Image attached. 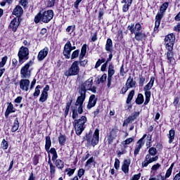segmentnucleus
<instances>
[{
  "label": "nucleus",
  "mask_w": 180,
  "mask_h": 180,
  "mask_svg": "<svg viewBox=\"0 0 180 180\" xmlns=\"http://www.w3.org/2000/svg\"><path fill=\"white\" fill-rule=\"evenodd\" d=\"M171 174H172V168H169L167 170V172H166V174H165V178H169V176H171Z\"/></svg>",
  "instance_id": "nucleus-54"
},
{
  "label": "nucleus",
  "mask_w": 180,
  "mask_h": 180,
  "mask_svg": "<svg viewBox=\"0 0 180 180\" xmlns=\"http://www.w3.org/2000/svg\"><path fill=\"white\" fill-rule=\"evenodd\" d=\"M113 75H115V69H113V65H109L108 77H112Z\"/></svg>",
  "instance_id": "nucleus-41"
},
{
  "label": "nucleus",
  "mask_w": 180,
  "mask_h": 180,
  "mask_svg": "<svg viewBox=\"0 0 180 180\" xmlns=\"http://www.w3.org/2000/svg\"><path fill=\"white\" fill-rule=\"evenodd\" d=\"M1 147L4 150H8V148L9 147V143H8V141L5 139H3L1 142Z\"/></svg>",
  "instance_id": "nucleus-46"
},
{
  "label": "nucleus",
  "mask_w": 180,
  "mask_h": 180,
  "mask_svg": "<svg viewBox=\"0 0 180 180\" xmlns=\"http://www.w3.org/2000/svg\"><path fill=\"white\" fill-rule=\"evenodd\" d=\"M174 43H175V35L174 34H168L165 38V44L168 50L167 53V60L172 61V49H174Z\"/></svg>",
  "instance_id": "nucleus-4"
},
{
  "label": "nucleus",
  "mask_w": 180,
  "mask_h": 180,
  "mask_svg": "<svg viewBox=\"0 0 180 180\" xmlns=\"http://www.w3.org/2000/svg\"><path fill=\"white\" fill-rule=\"evenodd\" d=\"M75 50V46H72L71 41H68L64 46L63 56L65 58L69 59L71 58V51Z\"/></svg>",
  "instance_id": "nucleus-10"
},
{
  "label": "nucleus",
  "mask_w": 180,
  "mask_h": 180,
  "mask_svg": "<svg viewBox=\"0 0 180 180\" xmlns=\"http://www.w3.org/2000/svg\"><path fill=\"white\" fill-rule=\"evenodd\" d=\"M144 102V96L141 94H138V97L136 100V103L137 105H141Z\"/></svg>",
  "instance_id": "nucleus-39"
},
{
  "label": "nucleus",
  "mask_w": 180,
  "mask_h": 180,
  "mask_svg": "<svg viewBox=\"0 0 180 180\" xmlns=\"http://www.w3.org/2000/svg\"><path fill=\"white\" fill-rule=\"evenodd\" d=\"M58 141L61 146H64V144H65V141H67V139L64 135H60L58 137Z\"/></svg>",
  "instance_id": "nucleus-43"
},
{
  "label": "nucleus",
  "mask_w": 180,
  "mask_h": 180,
  "mask_svg": "<svg viewBox=\"0 0 180 180\" xmlns=\"http://www.w3.org/2000/svg\"><path fill=\"white\" fill-rule=\"evenodd\" d=\"M129 87L127 86L122 87L120 91V94H124L129 91Z\"/></svg>",
  "instance_id": "nucleus-60"
},
{
  "label": "nucleus",
  "mask_w": 180,
  "mask_h": 180,
  "mask_svg": "<svg viewBox=\"0 0 180 180\" xmlns=\"http://www.w3.org/2000/svg\"><path fill=\"white\" fill-rule=\"evenodd\" d=\"M19 25H20V21L19 20V18H14L11 20L9 29H11L13 32H16L18 27H19Z\"/></svg>",
  "instance_id": "nucleus-18"
},
{
  "label": "nucleus",
  "mask_w": 180,
  "mask_h": 180,
  "mask_svg": "<svg viewBox=\"0 0 180 180\" xmlns=\"http://www.w3.org/2000/svg\"><path fill=\"white\" fill-rule=\"evenodd\" d=\"M18 56L19 63L23 64L27 60H29V49L27 47L21 46Z\"/></svg>",
  "instance_id": "nucleus-7"
},
{
  "label": "nucleus",
  "mask_w": 180,
  "mask_h": 180,
  "mask_svg": "<svg viewBox=\"0 0 180 180\" xmlns=\"http://www.w3.org/2000/svg\"><path fill=\"white\" fill-rule=\"evenodd\" d=\"M117 134H119V130L116 128L112 129L110 135L108 136V144H112L113 143V140L117 137Z\"/></svg>",
  "instance_id": "nucleus-16"
},
{
  "label": "nucleus",
  "mask_w": 180,
  "mask_h": 180,
  "mask_svg": "<svg viewBox=\"0 0 180 180\" xmlns=\"http://www.w3.org/2000/svg\"><path fill=\"white\" fill-rule=\"evenodd\" d=\"M15 112H16V108H15V107H13V104H12V103H8L7 109L5 112V117H6V119H8V117H9V115H11V113H15Z\"/></svg>",
  "instance_id": "nucleus-20"
},
{
  "label": "nucleus",
  "mask_w": 180,
  "mask_h": 180,
  "mask_svg": "<svg viewBox=\"0 0 180 180\" xmlns=\"http://www.w3.org/2000/svg\"><path fill=\"white\" fill-rule=\"evenodd\" d=\"M85 98L86 97H83L82 96H79L75 104L76 107L74 109H76L79 115H82L84 112V102Z\"/></svg>",
  "instance_id": "nucleus-11"
},
{
  "label": "nucleus",
  "mask_w": 180,
  "mask_h": 180,
  "mask_svg": "<svg viewBox=\"0 0 180 180\" xmlns=\"http://www.w3.org/2000/svg\"><path fill=\"white\" fill-rule=\"evenodd\" d=\"M154 81H155V78L152 77L150 82L144 86L143 91H150L154 85Z\"/></svg>",
  "instance_id": "nucleus-29"
},
{
  "label": "nucleus",
  "mask_w": 180,
  "mask_h": 180,
  "mask_svg": "<svg viewBox=\"0 0 180 180\" xmlns=\"http://www.w3.org/2000/svg\"><path fill=\"white\" fill-rule=\"evenodd\" d=\"M125 85L129 88H136V82L133 80V77H131V76H129Z\"/></svg>",
  "instance_id": "nucleus-26"
},
{
  "label": "nucleus",
  "mask_w": 180,
  "mask_h": 180,
  "mask_svg": "<svg viewBox=\"0 0 180 180\" xmlns=\"http://www.w3.org/2000/svg\"><path fill=\"white\" fill-rule=\"evenodd\" d=\"M94 85V79L92 77L87 79L81 86L79 87V96H83L84 98H86V91H91V92H96V87Z\"/></svg>",
  "instance_id": "nucleus-2"
},
{
  "label": "nucleus",
  "mask_w": 180,
  "mask_h": 180,
  "mask_svg": "<svg viewBox=\"0 0 180 180\" xmlns=\"http://www.w3.org/2000/svg\"><path fill=\"white\" fill-rule=\"evenodd\" d=\"M55 165L58 169H63L64 168V161L58 159L55 161Z\"/></svg>",
  "instance_id": "nucleus-32"
},
{
  "label": "nucleus",
  "mask_w": 180,
  "mask_h": 180,
  "mask_svg": "<svg viewBox=\"0 0 180 180\" xmlns=\"http://www.w3.org/2000/svg\"><path fill=\"white\" fill-rule=\"evenodd\" d=\"M18 129H19V120H18V118H15L13 122V125L11 128V131L13 133H15V131H18Z\"/></svg>",
  "instance_id": "nucleus-31"
},
{
  "label": "nucleus",
  "mask_w": 180,
  "mask_h": 180,
  "mask_svg": "<svg viewBox=\"0 0 180 180\" xmlns=\"http://www.w3.org/2000/svg\"><path fill=\"white\" fill-rule=\"evenodd\" d=\"M13 14L17 16V18H19L20 16H22V15H23V9L20 6H17L14 8Z\"/></svg>",
  "instance_id": "nucleus-28"
},
{
  "label": "nucleus",
  "mask_w": 180,
  "mask_h": 180,
  "mask_svg": "<svg viewBox=\"0 0 180 180\" xmlns=\"http://www.w3.org/2000/svg\"><path fill=\"white\" fill-rule=\"evenodd\" d=\"M147 139L146 147L148 148L149 147H151V136H148Z\"/></svg>",
  "instance_id": "nucleus-55"
},
{
  "label": "nucleus",
  "mask_w": 180,
  "mask_h": 180,
  "mask_svg": "<svg viewBox=\"0 0 180 180\" xmlns=\"http://www.w3.org/2000/svg\"><path fill=\"white\" fill-rule=\"evenodd\" d=\"M114 167L115 169H119V168L120 167V160H119V159H115Z\"/></svg>",
  "instance_id": "nucleus-53"
},
{
  "label": "nucleus",
  "mask_w": 180,
  "mask_h": 180,
  "mask_svg": "<svg viewBox=\"0 0 180 180\" xmlns=\"http://www.w3.org/2000/svg\"><path fill=\"white\" fill-rule=\"evenodd\" d=\"M84 139L87 141V143L91 144V146H96V144L99 143V129H96L93 136L89 134H86Z\"/></svg>",
  "instance_id": "nucleus-6"
},
{
  "label": "nucleus",
  "mask_w": 180,
  "mask_h": 180,
  "mask_svg": "<svg viewBox=\"0 0 180 180\" xmlns=\"http://www.w3.org/2000/svg\"><path fill=\"white\" fill-rule=\"evenodd\" d=\"M41 88V86L40 85H38L36 86L35 88V91L34 93V96L37 97L39 96V95H40V89Z\"/></svg>",
  "instance_id": "nucleus-50"
},
{
  "label": "nucleus",
  "mask_w": 180,
  "mask_h": 180,
  "mask_svg": "<svg viewBox=\"0 0 180 180\" xmlns=\"http://www.w3.org/2000/svg\"><path fill=\"white\" fill-rule=\"evenodd\" d=\"M108 78V75H106V74H103L102 75V77H101L100 78L99 77H97V80H96V84H103V82L105 81H106V79Z\"/></svg>",
  "instance_id": "nucleus-36"
},
{
  "label": "nucleus",
  "mask_w": 180,
  "mask_h": 180,
  "mask_svg": "<svg viewBox=\"0 0 180 180\" xmlns=\"http://www.w3.org/2000/svg\"><path fill=\"white\" fill-rule=\"evenodd\" d=\"M55 4H56V0H48L46 1V6H48V8H51L54 6Z\"/></svg>",
  "instance_id": "nucleus-51"
},
{
  "label": "nucleus",
  "mask_w": 180,
  "mask_h": 180,
  "mask_svg": "<svg viewBox=\"0 0 180 180\" xmlns=\"http://www.w3.org/2000/svg\"><path fill=\"white\" fill-rule=\"evenodd\" d=\"M51 154H52V161L54 162L58 158V155L57 154V150L56 148H51L50 150Z\"/></svg>",
  "instance_id": "nucleus-33"
},
{
  "label": "nucleus",
  "mask_w": 180,
  "mask_h": 180,
  "mask_svg": "<svg viewBox=\"0 0 180 180\" xmlns=\"http://www.w3.org/2000/svg\"><path fill=\"white\" fill-rule=\"evenodd\" d=\"M168 8V3L167 2H165L160 8V13H158V15H162V13H164V12H165V11H167V9Z\"/></svg>",
  "instance_id": "nucleus-37"
},
{
  "label": "nucleus",
  "mask_w": 180,
  "mask_h": 180,
  "mask_svg": "<svg viewBox=\"0 0 180 180\" xmlns=\"http://www.w3.org/2000/svg\"><path fill=\"white\" fill-rule=\"evenodd\" d=\"M141 176V174L139 173L138 174L134 175L131 179V180H139L140 179Z\"/></svg>",
  "instance_id": "nucleus-58"
},
{
  "label": "nucleus",
  "mask_w": 180,
  "mask_h": 180,
  "mask_svg": "<svg viewBox=\"0 0 180 180\" xmlns=\"http://www.w3.org/2000/svg\"><path fill=\"white\" fill-rule=\"evenodd\" d=\"M134 139L133 138H128L125 141L122 142V146H124V148H126V146L130 144V143H133Z\"/></svg>",
  "instance_id": "nucleus-44"
},
{
  "label": "nucleus",
  "mask_w": 180,
  "mask_h": 180,
  "mask_svg": "<svg viewBox=\"0 0 180 180\" xmlns=\"http://www.w3.org/2000/svg\"><path fill=\"white\" fill-rule=\"evenodd\" d=\"M49 54V49L47 47L41 49L37 56V60L38 61H43L46 57H47V55Z\"/></svg>",
  "instance_id": "nucleus-17"
},
{
  "label": "nucleus",
  "mask_w": 180,
  "mask_h": 180,
  "mask_svg": "<svg viewBox=\"0 0 180 180\" xmlns=\"http://www.w3.org/2000/svg\"><path fill=\"white\" fill-rule=\"evenodd\" d=\"M146 101L144 105H147L150 102V98H151V91L150 90H145Z\"/></svg>",
  "instance_id": "nucleus-35"
},
{
  "label": "nucleus",
  "mask_w": 180,
  "mask_h": 180,
  "mask_svg": "<svg viewBox=\"0 0 180 180\" xmlns=\"http://www.w3.org/2000/svg\"><path fill=\"white\" fill-rule=\"evenodd\" d=\"M29 86H30V80L29 79H23L20 81V88L22 91L27 92L29 91Z\"/></svg>",
  "instance_id": "nucleus-15"
},
{
  "label": "nucleus",
  "mask_w": 180,
  "mask_h": 180,
  "mask_svg": "<svg viewBox=\"0 0 180 180\" xmlns=\"http://www.w3.org/2000/svg\"><path fill=\"white\" fill-rule=\"evenodd\" d=\"M135 39L137 41H143V40H146L147 39V34L143 32H138L135 34Z\"/></svg>",
  "instance_id": "nucleus-23"
},
{
  "label": "nucleus",
  "mask_w": 180,
  "mask_h": 180,
  "mask_svg": "<svg viewBox=\"0 0 180 180\" xmlns=\"http://www.w3.org/2000/svg\"><path fill=\"white\" fill-rule=\"evenodd\" d=\"M33 65V61L30 60L27 64H25L20 70V75L21 78L23 79H29L30 78V75L32 72L29 68Z\"/></svg>",
  "instance_id": "nucleus-9"
},
{
  "label": "nucleus",
  "mask_w": 180,
  "mask_h": 180,
  "mask_svg": "<svg viewBox=\"0 0 180 180\" xmlns=\"http://www.w3.org/2000/svg\"><path fill=\"white\" fill-rule=\"evenodd\" d=\"M129 167H130V160H124L122 166V170L124 174L129 173Z\"/></svg>",
  "instance_id": "nucleus-25"
},
{
  "label": "nucleus",
  "mask_w": 180,
  "mask_h": 180,
  "mask_svg": "<svg viewBox=\"0 0 180 180\" xmlns=\"http://www.w3.org/2000/svg\"><path fill=\"white\" fill-rule=\"evenodd\" d=\"M6 61H8V56H4L2 58L1 61L0 62V69L5 66Z\"/></svg>",
  "instance_id": "nucleus-47"
},
{
  "label": "nucleus",
  "mask_w": 180,
  "mask_h": 180,
  "mask_svg": "<svg viewBox=\"0 0 180 180\" xmlns=\"http://www.w3.org/2000/svg\"><path fill=\"white\" fill-rule=\"evenodd\" d=\"M95 95H91L89 100V103L87 105L88 109H91V108H94L96 105V99L95 98Z\"/></svg>",
  "instance_id": "nucleus-24"
},
{
  "label": "nucleus",
  "mask_w": 180,
  "mask_h": 180,
  "mask_svg": "<svg viewBox=\"0 0 180 180\" xmlns=\"http://www.w3.org/2000/svg\"><path fill=\"white\" fill-rule=\"evenodd\" d=\"M133 96H134V90H132L129 92L127 99V103L129 104L130 102H131V100L133 99Z\"/></svg>",
  "instance_id": "nucleus-42"
},
{
  "label": "nucleus",
  "mask_w": 180,
  "mask_h": 180,
  "mask_svg": "<svg viewBox=\"0 0 180 180\" xmlns=\"http://www.w3.org/2000/svg\"><path fill=\"white\" fill-rule=\"evenodd\" d=\"M121 4H124L122 7L123 12H127L133 4V0H122Z\"/></svg>",
  "instance_id": "nucleus-22"
},
{
  "label": "nucleus",
  "mask_w": 180,
  "mask_h": 180,
  "mask_svg": "<svg viewBox=\"0 0 180 180\" xmlns=\"http://www.w3.org/2000/svg\"><path fill=\"white\" fill-rule=\"evenodd\" d=\"M49 172L51 175V179H53V178L56 176V166H54V165L49 166Z\"/></svg>",
  "instance_id": "nucleus-38"
},
{
  "label": "nucleus",
  "mask_w": 180,
  "mask_h": 180,
  "mask_svg": "<svg viewBox=\"0 0 180 180\" xmlns=\"http://www.w3.org/2000/svg\"><path fill=\"white\" fill-rule=\"evenodd\" d=\"M179 99H180L179 97H176L174 98V101L173 102V105L175 106V108L178 107V104L179 103Z\"/></svg>",
  "instance_id": "nucleus-56"
},
{
  "label": "nucleus",
  "mask_w": 180,
  "mask_h": 180,
  "mask_svg": "<svg viewBox=\"0 0 180 180\" xmlns=\"http://www.w3.org/2000/svg\"><path fill=\"white\" fill-rule=\"evenodd\" d=\"M168 139H169V143L171 144L174 139H175V130L171 129L169 131V134H167Z\"/></svg>",
  "instance_id": "nucleus-30"
},
{
  "label": "nucleus",
  "mask_w": 180,
  "mask_h": 180,
  "mask_svg": "<svg viewBox=\"0 0 180 180\" xmlns=\"http://www.w3.org/2000/svg\"><path fill=\"white\" fill-rule=\"evenodd\" d=\"M22 96H18V97H17V98L15 99L14 102H15V103H20L22 102Z\"/></svg>",
  "instance_id": "nucleus-62"
},
{
  "label": "nucleus",
  "mask_w": 180,
  "mask_h": 180,
  "mask_svg": "<svg viewBox=\"0 0 180 180\" xmlns=\"http://www.w3.org/2000/svg\"><path fill=\"white\" fill-rule=\"evenodd\" d=\"M104 15H105V10L100 9L98 11V20H102V19H103Z\"/></svg>",
  "instance_id": "nucleus-48"
},
{
  "label": "nucleus",
  "mask_w": 180,
  "mask_h": 180,
  "mask_svg": "<svg viewBox=\"0 0 180 180\" xmlns=\"http://www.w3.org/2000/svg\"><path fill=\"white\" fill-rule=\"evenodd\" d=\"M167 179L162 176L161 174L157 176L156 180H166Z\"/></svg>",
  "instance_id": "nucleus-64"
},
{
  "label": "nucleus",
  "mask_w": 180,
  "mask_h": 180,
  "mask_svg": "<svg viewBox=\"0 0 180 180\" xmlns=\"http://www.w3.org/2000/svg\"><path fill=\"white\" fill-rule=\"evenodd\" d=\"M72 117L74 120L73 124L75 126V131L77 136H81L84 131L85 127L84 124L86 123V117L82 116L80 119H78V111L77 109H72Z\"/></svg>",
  "instance_id": "nucleus-1"
},
{
  "label": "nucleus",
  "mask_w": 180,
  "mask_h": 180,
  "mask_svg": "<svg viewBox=\"0 0 180 180\" xmlns=\"http://www.w3.org/2000/svg\"><path fill=\"white\" fill-rule=\"evenodd\" d=\"M162 16H164V14H157L155 16L154 32H158V28L160 27V25H161V19H162Z\"/></svg>",
  "instance_id": "nucleus-21"
},
{
  "label": "nucleus",
  "mask_w": 180,
  "mask_h": 180,
  "mask_svg": "<svg viewBox=\"0 0 180 180\" xmlns=\"http://www.w3.org/2000/svg\"><path fill=\"white\" fill-rule=\"evenodd\" d=\"M49 89L50 86L49 85H46L39 98V102H46V101H47V98L49 96V94L47 93V91Z\"/></svg>",
  "instance_id": "nucleus-19"
},
{
  "label": "nucleus",
  "mask_w": 180,
  "mask_h": 180,
  "mask_svg": "<svg viewBox=\"0 0 180 180\" xmlns=\"http://www.w3.org/2000/svg\"><path fill=\"white\" fill-rule=\"evenodd\" d=\"M53 16H54V12L53 10H48L44 12H39L34 17V22L39 23V22H43V23H49L51 19H53Z\"/></svg>",
  "instance_id": "nucleus-3"
},
{
  "label": "nucleus",
  "mask_w": 180,
  "mask_h": 180,
  "mask_svg": "<svg viewBox=\"0 0 180 180\" xmlns=\"http://www.w3.org/2000/svg\"><path fill=\"white\" fill-rule=\"evenodd\" d=\"M85 54H86V45L84 44L82 46V49H81V53L79 57V61L78 62L80 67H85L86 65V64H88V60L85 59L84 60H82L84 59V57H85Z\"/></svg>",
  "instance_id": "nucleus-12"
},
{
  "label": "nucleus",
  "mask_w": 180,
  "mask_h": 180,
  "mask_svg": "<svg viewBox=\"0 0 180 180\" xmlns=\"http://www.w3.org/2000/svg\"><path fill=\"white\" fill-rule=\"evenodd\" d=\"M127 151L126 149H122V151H119L117 153L118 157H120V155H123V154H126Z\"/></svg>",
  "instance_id": "nucleus-63"
},
{
  "label": "nucleus",
  "mask_w": 180,
  "mask_h": 180,
  "mask_svg": "<svg viewBox=\"0 0 180 180\" xmlns=\"http://www.w3.org/2000/svg\"><path fill=\"white\" fill-rule=\"evenodd\" d=\"M147 137V134H144L141 139H140L137 142L136 145L135 146L134 152V157H137L139 155V153H140V150L141 148H143V146H144L146 141H144V139Z\"/></svg>",
  "instance_id": "nucleus-13"
},
{
  "label": "nucleus",
  "mask_w": 180,
  "mask_h": 180,
  "mask_svg": "<svg viewBox=\"0 0 180 180\" xmlns=\"http://www.w3.org/2000/svg\"><path fill=\"white\" fill-rule=\"evenodd\" d=\"M127 30H129L131 34H136L137 33H140V30H141V25L139 22L135 25L134 23H131L128 25Z\"/></svg>",
  "instance_id": "nucleus-14"
},
{
  "label": "nucleus",
  "mask_w": 180,
  "mask_h": 180,
  "mask_svg": "<svg viewBox=\"0 0 180 180\" xmlns=\"http://www.w3.org/2000/svg\"><path fill=\"white\" fill-rule=\"evenodd\" d=\"M79 56V50H76L72 52L71 56V60H74L75 58H77V57Z\"/></svg>",
  "instance_id": "nucleus-49"
},
{
  "label": "nucleus",
  "mask_w": 180,
  "mask_h": 180,
  "mask_svg": "<svg viewBox=\"0 0 180 180\" xmlns=\"http://www.w3.org/2000/svg\"><path fill=\"white\" fill-rule=\"evenodd\" d=\"M50 147H51V139H50V136H46L45 150L49 151Z\"/></svg>",
  "instance_id": "nucleus-34"
},
{
  "label": "nucleus",
  "mask_w": 180,
  "mask_h": 180,
  "mask_svg": "<svg viewBox=\"0 0 180 180\" xmlns=\"http://www.w3.org/2000/svg\"><path fill=\"white\" fill-rule=\"evenodd\" d=\"M148 153L149 154L146 155L145 160L142 162V167H148L149 164L158 160V156L151 157V155L154 156L157 154V148L152 147L149 149Z\"/></svg>",
  "instance_id": "nucleus-5"
},
{
  "label": "nucleus",
  "mask_w": 180,
  "mask_h": 180,
  "mask_svg": "<svg viewBox=\"0 0 180 180\" xmlns=\"http://www.w3.org/2000/svg\"><path fill=\"white\" fill-rule=\"evenodd\" d=\"M79 63L77 60L73 62L68 71L65 72V77H72L79 74Z\"/></svg>",
  "instance_id": "nucleus-8"
},
{
  "label": "nucleus",
  "mask_w": 180,
  "mask_h": 180,
  "mask_svg": "<svg viewBox=\"0 0 180 180\" xmlns=\"http://www.w3.org/2000/svg\"><path fill=\"white\" fill-rule=\"evenodd\" d=\"M84 174H85V170H84V169H79L78 174H77L79 178H81V176H82Z\"/></svg>",
  "instance_id": "nucleus-59"
},
{
  "label": "nucleus",
  "mask_w": 180,
  "mask_h": 180,
  "mask_svg": "<svg viewBox=\"0 0 180 180\" xmlns=\"http://www.w3.org/2000/svg\"><path fill=\"white\" fill-rule=\"evenodd\" d=\"M65 172H67V175H68V176H72V175H74V172H75V169L67 168L65 169Z\"/></svg>",
  "instance_id": "nucleus-45"
},
{
  "label": "nucleus",
  "mask_w": 180,
  "mask_h": 180,
  "mask_svg": "<svg viewBox=\"0 0 180 180\" xmlns=\"http://www.w3.org/2000/svg\"><path fill=\"white\" fill-rule=\"evenodd\" d=\"M105 61V58L98 59V60L96 63L95 68H98V67H101V64H103Z\"/></svg>",
  "instance_id": "nucleus-52"
},
{
  "label": "nucleus",
  "mask_w": 180,
  "mask_h": 180,
  "mask_svg": "<svg viewBox=\"0 0 180 180\" xmlns=\"http://www.w3.org/2000/svg\"><path fill=\"white\" fill-rule=\"evenodd\" d=\"M105 50L106 51H109L110 53H112L113 51V42L112 41V39L108 38L106 41L105 44Z\"/></svg>",
  "instance_id": "nucleus-27"
},
{
  "label": "nucleus",
  "mask_w": 180,
  "mask_h": 180,
  "mask_svg": "<svg viewBox=\"0 0 180 180\" xmlns=\"http://www.w3.org/2000/svg\"><path fill=\"white\" fill-rule=\"evenodd\" d=\"M134 119L133 118V117L131 115L129 117H128L124 121V123L122 124L123 127L129 124V123H133V122H134Z\"/></svg>",
  "instance_id": "nucleus-40"
},
{
  "label": "nucleus",
  "mask_w": 180,
  "mask_h": 180,
  "mask_svg": "<svg viewBox=\"0 0 180 180\" xmlns=\"http://www.w3.org/2000/svg\"><path fill=\"white\" fill-rule=\"evenodd\" d=\"M112 77L108 76V79H107V81H108L107 86H108V88H110V85H112Z\"/></svg>",
  "instance_id": "nucleus-57"
},
{
  "label": "nucleus",
  "mask_w": 180,
  "mask_h": 180,
  "mask_svg": "<svg viewBox=\"0 0 180 180\" xmlns=\"http://www.w3.org/2000/svg\"><path fill=\"white\" fill-rule=\"evenodd\" d=\"M144 82H146V78L141 77L139 78V84L141 86H143V85H144Z\"/></svg>",
  "instance_id": "nucleus-61"
}]
</instances>
